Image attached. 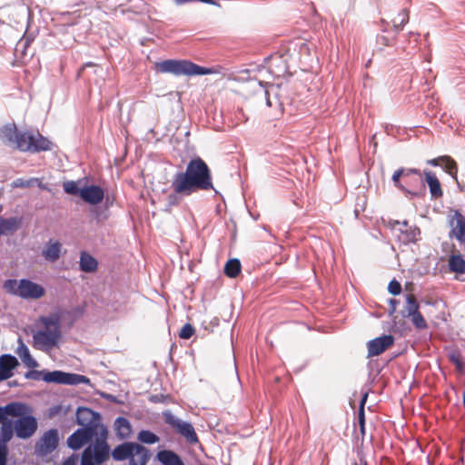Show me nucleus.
Returning a JSON list of instances; mask_svg holds the SVG:
<instances>
[{
	"label": "nucleus",
	"instance_id": "obj_1",
	"mask_svg": "<svg viewBox=\"0 0 465 465\" xmlns=\"http://www.w3.org/2000/svg\"><path fill=\"white\" fill-rule=\"evenodd\" d=\"M173 193L168 197L171 204H177L179 198L190 196L198 191L213 189L212 173L207 163L201 158H193L184 172L176 173L171 183Z\"/></svg>",
	"mask_w": 465,
	"mask_h": 465
},
{
	"label": "nucleus",
	"instance_id": "obj_2",
	"mask_svg": "<svg viewBox=\"0 0 465 465\" xmlns=\"http://www.w3.org/2000/svg\"><path fill=\"white\" fill-rule=\"evenodd\" d=\"M98 436L97 426H85L76 430L67 439L68 446L79 450L85 443L97 436L94 442L87 446L81 456V465H101L110 457V447L107 443V430L101 427Z\"/></svg>",
	"mask_w": 465,
	"mask_h": 465
},
{
	"label": "nucleus",
	"instance_id": "obj_3",
	"mask_svg": "<svg viewBox=\"0 0 465 465\" xmlns=\"http://www.w3.org/2000/svg\"><path fill=\"white\" fill-rule=\"evenodd\" d=\"M0 139L22 152L38 153L50 151L52 143L39 132H20L15 125H5L0 129Z\"/></svg>",
	"mask_w": 465,
	"mask_h": 465
},
{
	"label": "nucleus",
	"instance_id": "obj_4",
	"mask_svg": "<svg viewBox=\"0 0 465 465\" xmlns=\"http://www.w3.org/2000/svg\"><path fill=\"white\" fill-rule=\"evenodd\" d=\"M38 322L42 329L33 334V346L41 351L55 347L61 337L59 318L57 316H42Z\"/></svg>",
	"mask_w": 465,
	"mask_h": 465
},
{
	"label": "nucleus",
	"instance_id": "obj_5",
	"mask_svg": "<svg viewBox=\"0 0 465 465\" xmlns=\"http://www.w3.org/2000/svg\"><path fill=\"white\" fill-rule=\"evenodd\" d=\"M154 69L161 74L173 75H204L215 73L213 68L200 66L189 60L167 59L154 64Z\"/></svg>",
	"mask_w": 465,
	"mask_h": 465
},
{
	"label": "nucleus",
	"instance_id": "obj_6",
	"mask_svg": "<svg viewBox=\"0 0 465 465\" xmlns=\"http://www.w3.org/2000/svg\"><path fill=\"white\" fill-rule=\"evenodd\" d=\"M391 179L395 187L414 196L418 193L412 190L423 186L422 173L416 168H400L394 172Z\"/></svg>",
	"mask_w": 465,
	"mask_h": 465
},
{
	"label": "nucleus",
	"instance_id": "obj_7",
	"mask_svg": "<svg viewBox=\"0 0 465 465\" xmlns=\"http://www.w3.org/2000/svg\"><path fill=\"white\" fill-rule=\"evenodd\" d=\"M4 288L7 292L25 299H39L45 294V289L40 284L27 279L7 280Z\"/></svg>",
	"mask_w": 465,
	"mask_h": 465
},
{
	"label": "nucleus",
	"instance_id": "obj_8",
	"mask_svg": "<svg viewBox=\"0 0 465 465\" xmlns=\"http://www.w3.org/2000/svg\"><path fill=\"white\" fill-rule=\"evenodd\" d=\"M25 410L23 414L19 416H12L16 418L15 420H12V438L14 434L19 439H28L32 437L37 430L38 423L36 419L30 414L31 409L25 403H23Z\"/></svg>",
	"mask_w": 465,
	"mask_h": 465
},
{
	"label": "nucleus",
	"instance_id": "obj_9",
	"mask_svg": "<svg viewBox=\"0 0 465 465\" xmlns=\"http://www.w3.org/2000/svg\"><path fill=\"white\" fill-rule=\"evenodd\" d=\"M165 423H167L174 431L183 436L189 443L193 444L198 442V437L193 426L186 421H183L170 411L163 413Z\"/></svg>",
	"mask_w": 465,
	"mask_h": 465
},
{
	"label": "nucleus",
	"instance_id": "obj_10",
	"mask_svg": "<svg viewBox=\"0 0 465 465\" xmlns=\"http://www.w3.org/2000/svg\"><path fill=\"white\" fill-rule=\"evenodd\" d=\"M58 442L59 437L57 430L51 429L45 431L36 443V453L41 456L50 454L57 448Z\"/></svg>",
	"mask_w": 465,
	"mask_h": 465
},
{
	"label": "nucleus",
	"instance_id": "obj_11",
	"mask_svg": "<svg viewBox=\"0 0 465 465\" xmlns=\"http://www.w3.org/2000/svg\"><path fill=\"white\" fill-rule=\"evenodd\" d=\"M448 223L450 226V238L457 239L460 243H465V218L459 210H454L449 216Z\"/></svg>",
	"mask_w": 465,
	"mask_h": 465
},
{
	"label": "nucleus",
	"instance_id": "obj_12",
	"mask_svg": "<svg viewBox=\"0 0 465 465\" xmlns=\"http://www.w3.org/2000/svg\"><path fill=\"white\" fill-rule=\"evenodd\" d=\"M394 337L391 334L382 335L367 342L368 358L382 354L394 344Z\"/></svg>",
	"mask_w": 465,
	"mask_h": 465
},
{
	"label": "nucleus",
	"instance_id": "obj_13",
	"mask_svg": "<svg viewBox=\"0 0 465 465\" xmlns=\"http://www.w3.org/2000/svg\"><path fill=\"white\" fill-rule=\"evenodd\" d=\"M24 410L23 402L18 401H13L5 406H0V430L4 425H9V429L12 430V420L8 419V417L19 416L24 413Z\"/></svg>",
	"mask_w": 465,
	"mask_h": 465
},
{
	"label": "nucleus",
	"instance_id": "obj_14",
	"mask_svg": "<svg viewBox=\"0 0 465 465\" xmlns=\"http://www.w3.org/2000/svg\"><path fill=\"white\" fill-rule=\"evenodd\" d=\"M104 191L98 185H88L81 189V199L92 205H97L103 202Z\"/></svg>",
	"mask_w": 465,
	"mask_h": 465
},
{
	"label": "nucleus",
	"instance_id": "obj_15",
	"mask_svg": "<svg viewBox=\"0 0 465 465\" xmlns=\"http://www.w3.org/2000/svg\"><path fill=\"white\" fill-rule=\"evenodd\" d=\"M267 68L275 77L284 76L288 72V66L285 59L279 54H274L267 59Z\"/></svg>",
	"mask_w": 465,
	"mask_h": 465
},
{
	"label": "nucleus",
	"instance_id": "obj_16",
	"mask_svg": "<svg viewBox=\"0 0 465 465\" xmlns=\"http://www.w3.org/2000/svg\"><path fill=\"white\" fill-rule=\"evenodd\" d=\"M9 425H4L0 430V465H6L8 448L7 444L12 440Z\"/></svg>",
	"mask_w": 465,
	"mask_h": 465
},
{
	"label": "nucleus",
	"instance_id": "obj_17",
	"mask_svg": "<svg viewBox=\"0 0 465 465\" xmlns=\"http://www.w3.org/2000/svg\"><path fill=\"white\" fill-rule=\"evenodd\" d=\"M18 365L17 359L10 354L0 357V373L2 377L9 379L13 376V370Z\"/></svg>",
	"mask_w": 465,
	"mask_h": 465
},
{
	"label": "nucleus",
	"instance_id": "obj_18",
	"mask_svg": "<svg viewBox=\"0 0 465 465\" xmlns=\"http://www.w3.org/2000/svg\"><path fill=\"white\" fill-rule=\"evenodd\" d=\"M423 174L425 176V181L429 185L430 193L431 194V197L434 199H439L442 197L443 191L441 189L440 183L434 173L431 171L425 170L423 172Z\"/></svg>",
	"mask_w": 465,
	"mask_h": 465
},
{
	"label": "nucleus",
	"instance_id": "obj_19",
	"mask_svg": "<svg viewBox=\"0 0 465 465\" xmlns=\"http://www.w3.org/2000/svg\"><path fill=\"white\" fill-rule=\"evenodd\" d=\"M149 458V450L145 447L134 443L133 456H131L129 460V465H146Z\"/></svg>",
	"mask_w": 465,
	"mask_h": 465
},
{
	"label": "nucleus",
	"instance_id": "obj_20",
	"mask_svg": "<svg viewBox=\"0 0 465 465\" xmlns=\"http://www.w3.org/2000/svg\"><path fill=\"white\" fill-rule=\"evenodd\" d=\"M134 443L124 442L116 446L112 451L113 459L117 461L130 460L131 456H133Z\"/></svg>",
	"mask_w": 465,
	"mask_h": 465
},
{
	"label": "nucleus",
	"instance_id": "obj_21",
	"mask_svg": "<svg viewBox=\"0 0 465 465\" xmlns=\"http://www.w3.org/2000/svg\"><path fill=\"white\" fill-rule=\"evenodd\" d=\"M62 245L58 241L50 240L42 251L43 257L51 262H56L61 256Z\"/></svg>",
	"mask_w": 465,
	"mask_h": 465
},
{
	"label": "nucleus",
	"instance_id": "obj_22",
	"mask_svg": "<svg viewBox=\"0 0 465 465\" xmlns=\"http://www.w3.org/2000/svg\"><path fill=\"white\" fill-rule=\"evenodd\" d=\"M22 224L21 217H0V235H6L16 232Z\"/></svg>",
	"mask_w": 465,
	"mask_h": 465
},
{
	"label": "nucleus",
	"instance_id": "obj_23",
	"mask_svg": "<svg viewBox=\"0 0 465 465\" xmlns=\"http://www.w3.org/2000/svg\"><path fill=\"white\" fill-rule=\"evenodd\" d=\"M157 459L163 465H184L180 456L169 450L158 451Z\"/></svg>",
	"mask_w": 465,
	"mask_h": 465
},
{
	"label": "nucleus",
	"instance_id": "obj_24",
	"mask_svg": "<svg viewBox=\"0 0 465 465\" xmlns=\"http://www.w3.org/2000/svg\"><path fill=\"white\" fill-rule=\"evenodd\" d=\"M18 347L16 350L17 355L20 357L22 361L30 368L36 367L37 361L31 356L29 349L27 346L23 342L22 339L18 340Z\"/></svg>",
	"mask_w": 465,
	"mask_h": 465
},
{
	"label": "nucleus",
	"instance_id": "obj_25",
	"mask_svg": "<svg viewBox=\"0 0 465 465\" xmlns=\"http://www.w3.org/2000/svg\"><path fill=\"white\" fill-rule=\"evenodd\" d=\"M79 266L84 272H94L97 270L98 262L92 255L86 252H82L80 255Z\"/></svg>",
	"mask_w": 465,
	"mask_h": 465
},
{
	"label": "nucleus",
	"instance_id": "obj_26",
	"mask_svg": "<svg viewBox=\"0 0 465 465\" xmlns=\"http://www.w3.org/2000/svg\"><path fill=\"white\" fill-rule=\"evenodd\" d=\"M448 265L452 272L465 273V260L460 254H451L449 258Z\"/></svg>",
	"mask_w": 465,
	"mask_h": 465
},
{
	"label": "nucleus",
	"instance_id": "obj_27",
	"mask_svg": "<svg viewBox=\"0 0 465 465\" xmlns=\"http://www.w3.org/2000/svg\"><path fill=\"white\" fill-rule=\"evenodd\" d=\"M114 426L117 435L120 438L124 439L130 435L132 430L127 419L124 417L117 418L114 422Z\"/></svg>",
	"mask_w": 465,
	"mask_h": 465
},
{
	"label": "nucleus",
	"instance_id": "obj_28",
	"mask_svg": "<svg viewBox=\"0 0 465 465\" xmlns=\"http://www.w3.org/2000/svg\"><path fill=\"white\" fill-rule=\"evenodd\" d=\"M410 13L407 8L401 9L399 14L391 19L392 26L396 32L402 30L403 26L409 22Z\"/></svg>",
	"mask_w": 465,
	"mask_h": 465
},
{
	"label": "nucleus",
	"instance_id": "obj_29",
	"mask_svg": "<svg viewBox=\"0 0 465 465\" xmlns=\"http://www.w3.org/2000/svg\"><path fill=\"white\" fill-rule=\"evenodd\" d=\"M420 304L417 301L416 296L413 293L406 295V307H405V317H410L414 313L420 312Z\"/></svg>",
	"mask_w": 465,
	"mask_h": 465
},
{
	"label": "nucleus",
	"instance_id": "obj_30",
	"mask_svg": "<svg viewBox=\"0 0 465 465\" xmlns=\"http://www.w3.org/2000/svg\"><path fill=\"white\" fill-rule=\"evenodd\" d=\"M90 382V379L86 376L75 373H64V383L68 385H77V384H88Z\"/></svg>",
	"mask_w": 465,
	"mask_h": 465
},
{
	"label": "nucleus",
	"instance_id": "obj_31",
	"mask_svg": "<svg viewBox=\"0 0 465 465\" xmlns=\"http://www.w3.org/2000/svg\"><path fill=\"white\" fill-rule=\"evenodd\" d=\"M241 262L238 259H231L224 266V273L230 278H235L241 272Z\"/></svg>",
	"mask_w": 465,
	"mask_h": 465
},
{
	"label": "nucleus",
	"instance_id": "obj_32",
	"mask_svg": "<svg viewBox=\"0 0 465 465\" xmlns=\"http://www.w3.org/2000/svg\"><path fill=\"white\" fill-rule=\"evenodd\" d=\"M94 412L88 408H79L76 413L78 424L82 426H88V421L94 417Z\"/></svg>",
	"mask_w": 465,
	"mask_h": 465
},
{
	"label": "nucleus",
	"instance_id": "obj_33",
	"mask_svg": "<svg viewBox=\"0 0 465 465\" xmlns=\"http://www.w3.org/2000/svg\"><path fill=\"white\" fill-rule=\"evenodd\" d=\"M64 373V372L61 371H45L44 373V376L42 377V380L49 383L53 382L57 384H63Z\"/></svg>",
	"mask_w": 465,
	"mask_h": 465
},
{
	"label": "nucleus",
	"instance_id": "obj_34",
	"mask_svg": "<svg viewBox=\"0 0 465 465\" xmlns=\"http://www.w3.org/2000/svg\"><path fill=\"white\" fill-rule=\"evenodd\" d=\"M443 167L446 173L457 180L458 164L454 159L447 155L446 158L443 159Z\"/></svg>",
	"mask_w": 465,
	"mask_h": 465
},
{
	"label": "nucleus",
	"instance_id": "obj_35",
	"mask_svg": "<svg viewBox=\"0 0 465 465\" xmlns=\"http://www.w3.org/2000/svg\"><path fill=\"white\" fill-rule=\"evenodd\" d=\"M137 439L146 444H154L160 440L159 437L150 430H141L138 433Z\"/></svg>",
	"mask_w": 465,
	"mask_h": 465
},
{
	"label": "nucleus",
	"instance_id": "obj_36",
	"mask_svg": "<svg viewBox=\"0 0 465 465\" xmlns=\"http://www.w3.org/2000/svg\"><path fill=\"white\" fill-rule=\"evenodd\" d=\"M368 398V392H364L361 396L359 411H358V420H359V425L361 433H364L365 430V414H364V405L366 403Z\"/></svg>",
	"mask_w": 465,
	"mask_h": 465
},
{
	"label": "nucleus",
	"instance_id": "obj_37",
	"mask_svg": "<svg viewBox=\"0 0 465 465\" xmlns=\"http://www.w3.org/2000/svg\"><path fill=\"white\" fill-rule=\"evenodd\" d=\"M450 361L455 365L457 371L465 372V362L459 351H453L450 354Z\"/></svg>",
	"mask_w": 465,
	"mask_h": 465
},
{
	"label": "nucleus",
	"instance_id": "obj_38",
	"mask_svg": "<svg viewBox=\"0 0 465 465\" xmlns=\"http://www.w3.org/2000/svg\"><path fill=\"white\" fill-rule=\"evenodd\" d=\"M410 318L415 328L419 330H425L428 328L427 322L420 312L410 316Z\"/></svg>",
	"mask_w": 465,
	"mask_h": 465
},
{
	"label": "nucleus",
	"instance_id": "obj_39",
	"mask_svg": "<svg viewBox=\"0 0 465 465\" xmlns=\"http://www.w3.org/2000/svg\"><path fill=\"white\" fill-rule=\"evenodd\" d=\"M63 188L64 192L68 194L72 195H79L81 197V189L78 187V184L74 181H67L63 184Z\"/></svg>",
	"mask_w": 465,
	"mask_h": 465
},
{
	"label": "nucleus",
	"instance_id": "obj_40",
	"mask_svg": "<svg viewBox=\"0 0 465 465\" xmlns=\"http://www.w3.org/2000/svg\"><path fill=\"white\" fill-rule=\"evenodd\" d=\"M194 332L195 329L193 326L190 323H186L182 327L179 332V337L183 340H188L194 334Z\"/></svg>",
	"mask_w": 465,
	"mask_h": 465
},
{
	"label": "nucleus",
	"instance_id": "obj_41",
	"mask_svg": "<svg viewBox=\"0 0 465 465\" xmlns=\"http://www.w3.org/2000/svg\"><path fill=\"white\" fill-rule=\"evenodd\" d=\"M395 37L392 36V37H389L387 35H378L377 36V43L379 45H381V46H391V45H393L395 44Z\"/></svg>",
	"mask_w": 465,
	"mask_h": 465
},
{
	"label": "nucleus",
	"instance_id": "obj_42",
	"mask_svg": "<svg viewBox=\"0 0 465 465\" xmlns=\"http://www.w3.org/2000/svg\"><path fill=\"white\" fill-rule=\"evenodd\" d=\"M388 291L392 295H399L401 292V285L396 280H391L388 285Z\"/></svg>",
	"mask_w": 465,
	"mask_h": 465
},
{
	"label": "nucleus",
	"instance_id": "obj_43",
	"mask_svg": "<svg viewBox=\"0 0 465 465\" xmlns=\"http://www.w3.org/2000/svg\"><path fill=\"white\" fill-rule=\"evenodd\" d=\"M35 179L25 180L23 178L16 179L13 182L14 187L27 188L31 187Z\"/></svg>",
	"mask_w": 465,
	"mask_h": 465
},
{
	"label": "nucleus",
	"instance_id": "obj_44",
	"mask_svg": "<svg viewBox=\"0 0 465 465\" xmlns=\"http://www.w3.org/2000/svg\"><path fill=\"white\" fill-rule=\"evenodd\" d=\"M420 234V231L419 228L415 227L413 229H411L410 232L408 233V241H410V242L417 241Z\"/></svg>",
	"mask_w": 465,
	"mask_h": 465
},
{
	"label": "nucleus",
	"instance_id": "obj_45",
	"mask_svg": "<svg viewBox=\"0 0 465 465\" xmlns=\"http://www.w3.org/2000/svg\"><path fill=\"white\" fill-rule=\"evenodd\" d=\"M447 155L439 156L434 159H430L427 161V163L432 166L443 165V159L446 158Z\"/></svg>",
	"mask_w": 465,
	"mask_h": 465
},
{
	"label": "nucleus",
	"instance_id": "obj_46",
	"mask_svg": "<svg viewBox=\"0 0 465 465\" xmlns=\"http://www.w3.org/2000/svg\"><path fill=\"white\" fill-rule=\"evenodd\" d=\"M389 304H390L389 315L391 316L397 310L399 301L396 299H390Z\"/></svg>",
	"mask_w": 465,
	"mask_h": 465
},
{
	"label": "nucleus",
	"instance_id": "obj_47",
	"mask_svg": "<svg viewBox=\"0 0 465 465\" xmlns=\"http://www.w3.org/2000/svg\"><path fill=\"white\" fill-rule=\"evenodd\" d=\"M77 460V456L71 455L62 463V465H76Z\"/></svg>",
	"mask_w": 465,
	"mask_h": 465
},
{
	"label": "nucleus",
	"instance_id": "obj_48",
	"mask_svg": "<svg viewBox=\"0 0 465 465\" xmlns=\"http://www.w3.org/2000/svg\"><path fill=\"white\" fill-rule=\"evenodd\" d=\"M45 371H31L29 372L26 377L28 378H32V379H35V380H39V379H42V377L44 376V373Z\"/></svg>",
	"mask_w": 465,
	"mask_h": 465
},
{
	"label": "nucleus",
	"instance_id": "obj_49",
	"mask_svg": "<svg viewBox=\"0 0 465 465\" xmlns=\"http://www.w3.org/2000/svg\"><path fill=\"white\" fill-rule=\"evenodd\" d=\"M29 40L28 39H22L18 42L17 45H16V50L19 49V47H23L24 49H25L28 45H29Z\"/></svg>",
	"mask_w": 465,
	"mask_h": 465
},
{
	"label": "nucleus",
	"instance_id": "obj_50",
	"mask_svg": "<svg viewBox=\"0 0 465 465\" xmlns=\"http://www.w3.org/2000/svg\"><path fill=\"white\" fill-rule=\"evenodd\" d=\"M268 94H269V92L266 91V95H268ZM266 104H267L268 106H272V102H271L269 96L266 97Z\"/></svg>",
	"mask_w": 465,
	"mask_h": 465
},
{
	"label": "nucleus",
	"instance_id": "obj_51",
	"mask_svg": "<svg viewBox=\"0 0 465 465\" xmlns=\"http://www.w3.org/2000/svg\"><path fill=\"white\" fill-rule=\"evenodd\" d=\"M360 462H361V465H368V462H367L366 460L361 459Z\"/></svg>",
	"mask_w": 465,
	"mask_h": 465
},
{
	"label": "nucleus",
	"instance_id": "obj_52",
	"mask_svg": "<svg viewBox=\"0 0 465 465\" xmlns=\"http://www.w3.org/2000/svg\"><path fill=\"white\" fill-rule=\"evenodd\" d=\"M4 380H6L5 378L2 377V374L0 373V381H4Z\"/></svg>",
	"mask_w": 465,
	"mask_h": 465
},
{
	"label": "nucleus",
	"instance_id": "obj_53",
	"mask_svg": "<svg viewBox=\"0 0 465 465\" xmlns=\"http://www.w3.org/2000/svg\"><path fill=\"white\" fill-rule=\"evenodd\" d=\"M403 225H404V226H407V225H408V222H407V221H404V222H403Z\"/></svg>",
	"mask_w": 465,
	"mask_h": 465
},
{
	"label": "nucleus",
	"instance_id": "obj_54",
	"mask_svg": "<svg viewBox=\"0 0 465 465\" xmlns=\"http://www.w3.org/2000/svg\"><path fill=\"white\" fill-rule=\"evenodd\" d=\"M354 465H358V463H357V462H355V463H354Z\"/></svg>",
	"mask_w": 465,
	"mask_h": 465
}]
</instances>
